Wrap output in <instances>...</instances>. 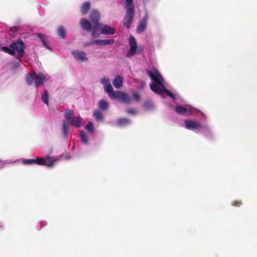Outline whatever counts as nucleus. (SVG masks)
I'll return each mask as SVG.
<instances>
[{
	"label": "nucleus",
	"instance_id": "nucleus-1",
	"mask_svg": "<svg viewBox=\"0 0 257 257\" xmlns=\"http://www.w3.org/2000/svg\"><path fill=\"white\" fill-rule=\"evenodd\" d=\"M147 72L152 80L150 88L153 91L158 94H162L165 92L173 100L176 99L175 94L165 88L163 78L158 70L152 68L150 70H147Z\"/></svg>",
	"mask_w": 257,
	"mask_h": 257
},
{
	"label": "nucleus",
	"instance_id": "nucleus-2",
	"mask_svg": "<svg viewBox=\"0 0 257 257\" xmlns=\"http://www.w3.org/2000/svg\"><path fill=\"white\" fill-rule=\"evenodd\" d=\"M183 126L187 130L195 133H200L208 138H212L213 137V133L210 126L206 123H201L197 119H185Z\"/></svg>",
	"mask_w": 257,
	"mask_h": 257
},
{
	"label": "nucleus",
	"instance_id": "nucleus-3",
	"mask_svg": "<svg viewBox=\"0 0 257 257\" xmlns=\"http://www.w3.org/2000/svg\"><path fill=\"white\" fill-rule=\"evenodd\" d=\"M63 156L61 154L58 157H50L49 156H47L46 158L43 159L42 158L37 157L36 159H25L22 160L23 164L24 165H31L34 164H37L40 165H45L48 167H52L54 166L56 163L61 160Z\"/></svg>",
	"mask_w": 257,
	"mask_h": 257
},
{
	"label": "nucleus",
	"instance_id": "nucleus-4",
	"mask_svg": "<svg viewBox=\"0 0 257 257\" xmlns=\"http://www.w3.org/2000/svg\"><path fill=\"white\" fill-rule=\"evenodd\" d=\"M25 48V46L24 42L22 40L19 39L17 41L12 43L10 47L3 46L1 49L3 51L12 56H15L16 55V52H17L21 55V57H22L24 53Z\"/></svg>",
	"mask_w": 257,
	"mask_h": 257
},
{
	"label": "nucleus",
	"instance_id": "nucleus-5",
	"mask_svg": "<svg viewBox=\"0 0 257 257\" xmlns=\"http://www.w3.org/2000/svg\"><path fill=\"white\" fill-rule=\"evenodd\" d=\"M47 75L42 73H37L35 72L32 73H28L26 76V82L28 84L31 85L35 81V84L37 87L42 85L47 80Z\"/></svg>",
	"mask_w": 257,
	"mask_h": 257
},
{
	"label": "nucleus",
	"instance_id": "nucleus-6",
	"mask_svg": "<svg viewBox=\"0 0 257 257\" xmlns=\"http://www.w3.org/2000/svg\"><path fill=\"white\" fill-rule=\"evenodd\" d=\"M97 32H99L100 33L103 35H113L115 33V30L108 25L97 24L93 28L92 32L93 37L96 38L99 36Z\"/></svg>",
	"mask_w": 257,
	"mask_h": 257
},
{
	"label": "nucleus",
	"instance_id": "nucleus-7",
	"mask_svg": "<svg viewBox=\"0 0 257 257\" xmlns=\"http://www.w3.org/2000/svg\"><path fill=\"white\" fill-rule=\"evenodd\" d=\"M64 116L70 124L76 127H79L82 125V118L80 116H73V111L72 110L66 109L64 112Z\"/></svg>",
	"mask_w": 257,
	"mask_h": 257
},
{
	"label": "nucleus",
	"instance_id": "nucleus-8",
	"mask_svg": "<svg viewBox=\"0 0 257 257\" xmlns=\"http://www.w3.org/2000/svg\"><path fill=\"white\" fill-rule=\"evenodd\" d=\"M135 15V10L132 9H127L126 10V14L123 18V26L127 29H130L131 27L133 20Z\"/></svg>",
	"mask_w": 257,
	"mask_h": 257
},
{
	"label": "nucleus",
	"instance_id": "nucleus-9",
	"mask_svg": "<svg viewBox=\"0 0 257 257\" xmlns=\"http://www.w3.org/2000/svg\"><path fill=\"white\" fill-rule=\"evenodd\" d=\"M101 83L104 87L105 91L107 93L108 96L112 98L114 96L116 91H114L113 88L110 82L109 78H103L101 79Z\"/></svg>",
	"mask_w": 257,
	"mask_h": 257
},
{
	"label": "nucleus",
	"instance_id": "nucleus-10",
	"mask_svg": "<svg viewBox=\"0 0 257 257\" xmlns=\"http://www.w3.org/2000/svg\"><path fill=\"white\" fill-rule=\"evenodd\" d=\"M130 50L126 53L127 57L134 56L137 52V45L135 37L131 36L129 39Z\"/></svg>",
	"mask_w": 257,
	"mask_h": 257
},
{
	"label": "nucleus",
	"instance_id": "nucleus-11",
	"mask_svg": "<svg viewBox=\"0 0 257 257\" xmlns=\"http://www.w3.org/2000/svg\"><path fill=\"white\" fill-rule=\"evenodd\" d=\"M175 112L184 116H193V110L190 108H187L181 105H177L175 108Z\"/></svg>",
	"mask_w": 257,
	"mask_h": 257
},
{
	"label": "nucleus",
	"instance_id": "nucleus-12",
	"mask_svg": "<svg viewBox=\"0 0 257 257\" xmlns=\"http://www.w3.org/2000/svg\"><path fill=\"white\" fill-rule=\"evenodd\" d=\"M72 54L74 57L79 62H85L88 60L86 53L80 50H74L72 52Z\"/></svg>",
	"mask_w": 257,
	"mask_h": 257
},
{
	"label": "nucleus",
	"instance_id": "nucleus-13",
	"mask_svg": "<svg viewBox=\"0 0 257 257\" xmlns=\"http://www.w3.org/2000/svg\"><path fill=\"white\" fill-rule=\"evenodd\" d=\"M148 19V13H146L145 16L141 20L137 27V31L138 33H142L145 31L146 29Z\"/></svg>",
	"mask_w": 257,
	"mask_h": 257
},
{
	"label": "nucleus",
	"instance_id": "nucleus-14",
	"mask_svg": "<svg viewBox=\"0 0 257 257\" xmlns=\"http://www.w3.org/2000/svg\"><path fill=\"white\" fill-rule=\"evenodd\" d=\"M112 99H119L125 103H129L131 101V98L125 93L119 91H116L114 96Z\"/></svg>",
	"mask_w": 257,
	"mask_h": 257
},
{
	"label": "nucleus",
	"instance_id": "nucleus-15",
	"mask_svg": "<svg viewBox=\"0 0 257 257\" xmlns=\"http://www.w3.org/2000/svg\"><path fill=\"white\" fill-rule=\"evenodd\" d=\"M90 19L93 23V28L97 24H100L99 23L100 19V14L98 11L96 10H93L90 14Z\"/></svg>",
	"mask_w": 257,
	"mask_h": 257
},
{
	"label": "nucleus",
	"instance_id": "nucleus-16",
	"mask_svg": "<svg viewBox=\"0 0 257 257\" xmlns=\"http://www.w3.org/2000/svg\"><path fill=\"white\" fill-rule=\"evenodd\" d=\"M70 131V124L67 120L65 119L63 120L62 123V134L64 137L67 139Z\"/></svg>",
	"mask_w": 257,
	"mask_h": 257
},
{
	"label": "nucleus",
	"instance_id": "nucleus-17",
	"mask_svg": "<svg viewBox=\"0 0 257 257\" xmlns=\"http://www.w3.org/2000/svg\"><path fill=\"white\" fill-rule=\"evenodd\" d=\"M80 24L83 29L88 31H91L92 30V25L88 20L85 19H82L81 20Z\"/></svg>",
	"mask_w": 257,
	"mask_h": 257
},
{
	"label": "nucleus",
	"instance_id": "nucleus-18",
	"mask_svg": "<svg viewBox=\"0 0 257 257\" xmlns=\"http://www.w3.org/2000/svg\"><path fill=\"white\" fill-rule=\"evenodd\" d=\"M123 77L120 75H117L113 81V85L115 88H119L123 83Z\"/></svg>",
	"mask_w": 257,
	"mask_h": 257
},
{
	"label": "nucleus",
	"instance_id": "nucleus-19",
	"mask_svg": "<svg viewBox=\"0 0 257 257\" xmlns=\"http://www.w3.org/2000/svg\"><path fill=\"white\" fill-rule=\"evenodd\" d=\"M131 123L130 119L126 118H119L117 120V125L119 126H126Z\"/></svg>",
	"mask_w": 257,
	"mask_h": 257
},
{
	"label": "nucleus",
	"instance_id": "nucleus-20",
	"mask_svg": "<svg viewBox=\"0 0 257 257\" xmlns=\"http://www.w3.org/2000/svg\"><path fill=\"white\" fill-rule=\"evenodd\" d=\"M79 137L82 143L87 145L88 144L89 139L86 133L83 130H81L79 133Z\"/></svg>",
	"mask_w": 257,
	"mask_h": 257
},
{
	"label": "nucleus",
	"instance_id": "nucleus-21",
	"mask_svg": "<svg viewBox=\"0 0 257 257\" xmlns=\"http://www.w3.org/2000/svg\"><path fill=\"white\" fill-rule=\"evenodd\" d=\"M94 42L96 44L102 45H111L114 43V41L113 39H107V40H100L98 39L94 40Z\"/></svg>",
	"mask_w": 257,
	"mask_h": 257
},
{
	"label": "nucleus",
	"instance_id": "nucleus-22",
	"mask_svg": "<svg viewBox=\"0 0 257 257\" xmlns=\"http://www.w3.org/2000/svg\"><path fill=\"white\" fill-rule=\"evenodd\" d=\"M98 107L102 110H106L109 107V103L106 100L101 99L98 102Z\"/></svg>",
	"mask_w": 257,
	"mask_h": 257
},
{
	"label": "nucleus",
	"instance_id": "nucleus-23",
	"mask_svg": "<svg viewBox=\"0 0 257 257\" xmlns=\"http://www.w3.org/2000/svg\"><path fill=\"white\" fill-rule=\"evenodd\" d=\"M90 3L89 2H85L84 3L81 7V13L85 15L87 13L90 8Z\"/></svg>",
	"mask_w": 257,
	"mask_h": 257
},
{
	"label": "nucleus",
	"instance_id": "nucleus-24",
	"mask_svg": "<svg viewBox=\"0 0 257 257\" xmlns=\"http://www.w3.org/2000/svg\"><path fill=\"white\" fill-rule=\"evenodd\" d=\"M38 37L41 40L43 45L48 50L52 51V48L47 45L46 42V38L41 34H37Z\"/></svg>",
	"mask_w": 257,
	"mask_h": 257
},
{
	"label": "nucleus",
	"instance_id": "nucleus-25",
	"mask_svg": "<svg viewBox=\"0 0 257 257\" xmlns=\"http://www.w3.org/2000/svg\"><path fill=\"white\" fill-rule=\"evenodd\" d=\"M58 35L62 39H65L66 37V30L64 27L60 26L58 29Z\"/></svg>",
	"mask_w": 257,
	"mask_h": 257
},
{
	"label": "nucleus",
	"instance_id": "nucleus-26",
	"mask_svg": "<svg viewBox=\"0 0 257 257\" xmlns=\"http://www.w3.org/2000/svg\"><path fill=\"white\" fill-rule=\"evenodd\" d=\"M93 116L97 121L102 120L103 119L102 113L99 110L94 111Z\"/></svg>",
	"mask_w": 257,
	"mask_h": 257
},
{
	"label": "nucleus",
	"instance_id": "nucleus-27",
	"mask_svg": "<svg viewBox=\"0 0 257 257\" xmlns=\"http://www.w3.org/2000/svg\"><path fill=\"white\" fill-rule=\"evenodd\" d=\"M41 98L43 102L48 105L49 103V93L47 90H45L44 93L42 94Z\"/></svg>",
	"mask_w": 257,
	"mask_h": 257
},
{
	"label": "nucleus",
	"instance_id": "nucleus-28",
	"mask_svg": "<svg viewBox=\"0 0 257 257\" xmlns=\"http://www.w3.org/2000/svg\"><path fill=\"white\" fill-rule=\"evenodd\" d=\"M124 8L126 9V10H127V9H132V10H135L133 4V0H125Z\"/></svg>",
	"mask_w": 257,
	"mask_h": 257
},
{
	"label": "nucleus",
	"instance_id": "nucleus-29",
	"mask_svg": "<svg viewBox=\"0 0 257 257\" xmlns=\"http://www.w3.org/2000/svg\"><path fill=\"white\" fill-rule=\"evenodd\" d=\"M85 128L90 133H92L94 132V127L92 122H88L86 125Z\"/></svg>",
	"mask_w": 257,
	"mask_h": 257
},
{
	"label": "nucleus",
	"instance_id": "nucleus-30",
	"mask_svg": "<svg viewBox=\"0 0 257 257\" xmlns=\"http://www.w3.org/2000/svg\"><path fill=\"white\" fill-rule=\"evenodd\" d=\"M144 106L148 109H151L153 108V105L151 102L146 101L144 103Z\"/></svg>",
	"mask_w": 257,
	"mask_h": 257
},
{
	"label": "nucleus",
	"instance_id": "nucleus-31",
	"mask_svg": "<svg viewBox=\"0 0 257 257\" xmlns=\"http://www.w3.org/2000/svg\"><path fill=\"white\" fill-rule=\"evenodd\" d=\"M134 99L136 101H139L140 99V95L137 92H135L133 94Z\"/></svg>",
	"mask_w": 257,
	"mask_h": 257
},
{
	"label": "nucleus",
	"instance_id": "nucleus-32",
	"mask_svg": "<svg viewBox=\"0 0 257 257\" xmlns=\"http://www.w3.org/2000/svg\"><path fill=\"white\" fill-rule=\"evenodd\" d=\"M126 112L131 114H136V111L134 109H128L126 110Z\"/></svg>",
	"mask_w": 257,
	"mask_h": 257
},
{
	"label": "nucleus",
	"instance_id": "nucleus-33",
	"mask_svg": "<svg viewBox=\"0 0 257 257\" xmlns=\"http://www.w3.org/2000/svg\"><path fill=\"white\" fill-rule=\"evenodd\" d=\"M40 227L39 229H41L43 226H45L47 225V223L46 221H42L39 222Z\"/></svg>",
	"mask_w": 257,
	"mask_h": 257
},
{
	"label": "nucleus",
	"instance_id": "nucleus-34",
	"mask_svg": "<svg viewBox=\"0 0 257 257\" xmlns=\"http://www.w3.org/2000/svg\"><path fill=\"white\" fill-rule=\"evenodd\" d=\"M95 44V42H94V41H91V42H85L84 44V46L85 47H87V46H90V45H91L92 44Z\"/></svg>",
	"mask_w": 257,
	"mask_h": 257
},
{
	"label": "nucleus",
	"instance_id": "nucleus-35",
	"mask_svg": "<svg viewBox=\"0 0 257 257\" xmlns=\"http://www.w3.org/2000/svg\"><path fill=\"white\" fill-rule=\"evenodd\" d=\"M4 224L2 222H0V231L4 229Z\"/></svg>",
	"mask_w": 257,
	"mask_h": 257
},
{
	"label": "nucleus",
	"instance_id": "nucleus-36",
	"mask_svg": "<svg viewBox=\"0 0 257 257\" xmlns=\"http://www.w3.org/2000/svg\"><path fill=\"white\" fill-rule=\"evenodd\" d=\"M200 113L201 114V115H202V116L205 118V119H206V116L205 115V114L202 112V111H200Z\"/></svg>",
	"mask_w": 257,
	"mask_h": 257
},
{
	"label": "nucleus",
	"instance_id": "nucleus-37",
	"mask_svg": "<svg viewBox=\"0 0 257 257\" xmlns=\"http://www.w3.org/2000/svg\"><path fill=\"white\" fill-rule=\"evenodd\" d=\"M145 82H142L141 85V88H143L145 87Z\"/></svg>",
	"mask_w": 257,
	"mask_h": 257
},
{
	"label": "nucleus",
	"instance_id": "nucleus-38",
	"mask_svg": "<svg viewBox=\"0 0 257 257\" xmlns=\"http://www.w3.org/2000/svg\"><path fill=\"white\" fill-rule=\"evenodd\" d=\"M236 205L239 206V202H236Z\"/></svg>",
	"mask_w": 257,
	"mask_h": 257
},
{
	"label": "nucleus",
	"instance_id": "nucleus-39",
	"mask_svg": "<svg viewBox=\"0 0 257 257\" xmlns=\"http://www.w3.org/2000/svg\"><path fill=\"white\" fill-rule=\"evenodd\" d=\"M21 62H22V61L19 59V62L18 63V64H17V66H16V67H18V66H19V64L20 63H21Z\"/></svg>",
	"mask_w": 257,
	"mask_h": 257
},
{
	"label": "nucleus",
	"instance_id": "nucleus-40",
	"mask_svg": "<svg viewBox=\"0 0 257 257\" xmlns=\"http://www.w3.org/2000/svg\"><path fill=\"white\" fill-rule=\"evenodd\" d=\"M70 158L69 157H68L67 158H66V159H70Z\"/></svg>",
	"mask_w": 257,
	"mask_h": 257
},
{
	"label": "nucleus",
	"instance_id": "nucleus-41",
	"mask_svg": "<svg viewBox=\"0 0 257 257\" xmlns=\"http://www.w3.org/2000/svg\"><path fill=\"white\" fill-rule=\"evenodd\" d=\"M1 162V160H0V162Z\"/></svg>",
	"mask_w": 257,
	"mask_h": 257
}]
</instances>
